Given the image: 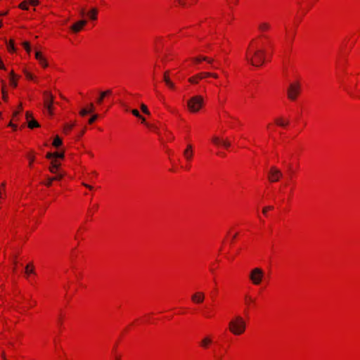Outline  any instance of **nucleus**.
I'll return each instance as SVG.
<instances>
[{
    "label": "nucleus",
    "mask_w": 360,
    "mask_h": 360,
    "mask_svg": "<svg viewBox=\"0 0 360 360\" xmlns=\"http://www.w3.org/2000/svg\"><path fill=\"white\" fill-rule=\"evenodd\" d=\"M265 51L256 49L253 51L248 50L246 60L252 65L259 67L264 63Z\"/></svg>",
    "instance_id": "1"
},
{
    "label": "nucleus",
    "mask_w": 360,
    "mask_h": 360,
    "mask_svg": "<svg viewBox=\"0 0 360 360\" xmlns=\"http://www.w3.org/2000/svg\"><path fill=\"white\" fill-rule=\"evenodd\" d=\"M230 331L235 335H240L243 333L246 328V323L244 319L240 316H236L229 323Z\"/></svg>",
    "instance_id": "2"
},
{
    "label": "nucleus",
    "mask_w": 360,
    "mask_h": 360,
    "mask_svg": "<svg viewBox=\"0 0 360 360\" xmlns=\"http://www.w3.org/2000/svg\"><path fill=\"white\" fill-rule=\"evenodd\" d=\"M187 105L191 112H197L203 105V98L201 96H193L187 101Z\"/></svg>",
    "instance_id": "3"
},
{
    "label": "nucleus",
    "mask_w": 360,
    "mask_h": 360,
    "mask_svg": "<svg viewBox=\"0 0 360 360\" xmlns=\"http://www.w3.org/2000/svg\"><path fill=\"white\" fill-rule=\"evenodd\" d=\"M264 271L260 268H255L250 273V279L254 285H258L264 278Z\"/></svg>",
    "instance_id": "4"
},
{
    "label": "nucleus",
    "mask_w": 360,
    "mask_h": 360,
    "mask_svg": "<svg viewBox=\"0 0 360 360\" xmlns=\"http://www.w3.org/2000/svg\"><path fill=\"white\" fill-rule=\"evenodd\" d=\"M300 92V84L299 82H294L290 84L288 90V98L291 101L296 100L297 96Z\"/></svg>",
    "instance_id": "5"
},
{
    "label": "nucleus",
    "mask_w": 360,
    "mask_h": 360,
    "mask_svg": "<svg viewBox=\"0 0 360 360\" xmlns=\"http://www.w3.org/2000/svg\"><path fill=\"white\" fill-rule=\"evenodd\" d=\"M283 176L282 172L276 167H271L269 172V180L271 182L278 181Z\"/></svg>",
    "instance_id": "6"
},
{
    "label": "nucleus",
    "mask_w": 360,
    "mask_h": 360,
    "mask_svg": "<svg viewBox=\"0 0 360 360\" xmlns=\"http://www.w3.org/2000/svg\"><path fill=\"white\" fill-rule=\"evenodd\" d=\"M44 95V107L47 109L49 113L53 115V96L49 91H45Z\"/></svg>",
    "instance_id": "7"
},
{
    "label": "nucleus",
    "mask_w": 360,
    "mask_h": 360,
    "mask_svg": "<svg viewBox=\"0 0 360 360\" xmlns=\"http://www.w3.org/2000/svg\"><path fill=\"white\" fill-rule=\"evenodd\" d=\"M205 295L202 292H196L191 296V300L195 304H200L203 302Z\"/></svg>",
    "instance_id": "8"
},
{
    "label": "nucleus",
    "mask_w": 360,
    "mask_h": 360,
    "mask_svg": "<svg viewBox=\"0 0 360 360\" xmlns=\"http://www.w3.org/2000/svg\"><path fill=\"white\" fill-rule=\"evenodd\" d=\"M213 143L217 146H222L226 148H228L231 146V142L227 140H221L218 136H213L212 139Z\"/></svg>",
    "instance_id": "9"
},
{
    "label": "nucleus",
    "mask_w": 360,
    "mask_h": 360,
    "mask_svg": "<svg viewBox=\"0 0 360 360\" xmlns=\"http://www.w3.org/2000/svg\"><path fill=\"white\" fill-rule=\"evenodd\" d=\"M86 22H87L85 20L78 21L77 22L72 25L71 30L74 32H78L82 29V27L86 24Z\"/></svg>",
    "instance_id": "10"
},
{
    "label": "nucleus",
    "mask_w": 360,
    "mask_h": 360,
    "mask_svg": "<svg viewBox=\"0 0 360 360\" xmlns=\"http://www.w3.org/2000/svg\"><path fill=\"white\" fill-rule=\"evenodd\" d=\"M35 58L37 60H39V63L44 67L46 68L48 66V63L46 59L43 57L42 54L39 51L35 52Z\"/></svg>",
    "instance_id": "11"
},
{
    "label": "nucleus",
    "mask_w": 360,
    "mask_h": 360,
    "mask_svg": "<svg viewBox=\"0 0 360 360\" xmlns=\"http://www.w3.org/2000/svg\"><path fill=\"white\" fill-rule=\"evenodd\" d=\"M207 77L217 78L218 75L216 73H212V72H200L196 75V78H200V79H204Z\"/></svg>",
    "instance_id": "12"
},
{
    "label": "nucleus",
    "mask_w": 360,
    "mask_h": 360,
    "mask_svg": "<svg viewBox=\"0 0 360 360\" xmlns=\"http://www.w3.org/2000/svg\"><path fill=\"white\" fill-rule=\"evenodd\" d=\"M112 94V91L110 89H108L104 91H101L100 93L99 97L97 98L96 102L98 104H101L103 99L107 96Z\"/></svg>",
    "instance_id": "13"
},
{
    "label": "nucleus",
    "mask_w": 360,
    "mask_h": 360,
    "mask_svg": "<svg viewBox=\"0 0 360 360\" xmlns=\"http://www.w3.org/2000/svg\"><path fill=\"white\" fill-rule=\"evenodd\" d=\"M184 156L190 161L193 157V148L191 145H188L187 148L184 151Z\"/></svg>",
    "instance_id": "14"
},
{
    "label": "nucleus",
    "mask_w": 360,
    "mask_h": 360,
    "mask_svg": "<svg viewBox=\"0 0 360 360\" xmlns=\"http://www.w3.org/2000/svg\"><path fill=\"white\" fill-rule=\"evenodd\" d=\"M60 164L56 160H52L51 162V166L49 167V170L51 173H56V170L58 169Z\"/></svg>",
    "instance_id": "15"
},
{
    "label": "nucleus",
    "mask_w": 360,
    "mask_h": 360,
    "mask_svg": "<svg viewBox=\"0 0 360 360\" xmlns=\"http://www.w3.org/2000/svg\"><path fill=\"white\" fill-rule=\"evenodd\" d=\"M193 60L194 62H195L197 63H198L202 60L207 61L210 64H212L213 63V59L208 58L207 57H196V58H194Z\"/></svg>",
    "instance_id": "16"
},
{
    "label": "nucleus",
    "mask_w": 360,
    "mask_h": 360,
    "mask_svg": "<svg viewBox=\"0 0 360 360\" xmlns=\"http://www.w3.org/2000/svg\"><path fill=\"white\" fill-rule=\"evenodd\" d=\"M270 28V25L267 22H261L259 26L258 29L261 32H264Z\"/></svg>",
    "instance_id": "17"
},
{
    "label": "nucleus",
    "mask_w": 360,
    "mask_h": 360,
    "mask_svg": "<svg viewBox=\"0 0 360 360\" xmlns=\"http://www.w3.org/2000/svg\"><path fill=\"white\" fill-rule=\"evenodd\" d=\"M97 13H98V10L96 8H94L89 11V13H88V15L89 16V18L91 20H96V18H97Z\"/></svg>",
    "instance_id": "18"
},
{
    "label": "nucleus",
    "mask_w": 360,
    "mask_h": 360,
    "mask_svg": "<svg viewBox=\"0 0 360 360\" xmlns=\"http://www.w3.org/2000/svg\"><path fill=\"white\" fill-rule=\"evenodd\" d=\"M276 123L281 127H285L288 124V121H284L283 118L279 117L275 120Z\"/></svg>",
    "instance_id": "19"
},
{
    "label": "nucleus",
    "mask_w": 360,
    "mask_h": 360,
    "mask_svg": "<svg viewBox=\"0 0 360 360\" xmlns=\"http://www.w3.org/2000/svg\"><path fill=\"white\" fill-rule=\"evenodd\" d=\"M28 123V127L30 128V129H33L34 127H39V123L34 119H31L30 120H29L27 122Z\"/></svg>",
    "instance_id": "20"
},
{
    "label": "nucleus",
    "mask_w": 360,
    "mask_h": 360,
    "mask_svg": "<svg viewBox=\"0 0 360 360\" xmlns=\"http://www.w3.org/2000/svg\"><path fill=\"white\" fill-rule=\"evenodd\" d=\"M62 145V140L58 136H56L53 141V146L54 147H59L60 146Z\"/></svg>",
    "instance_id": "21"
},
{
    "label": "nucleus",
    "mask_w": 360,
    "mask_h": 360,
    "mask_svg": "<svg viewBox=\"0 0 360 360\" xmlns=\"http://www.w3.org/2000/svg\"><path fill=\"white\" fill-rule=\"evenodd\" d=\"M212 340L210 338L206 337L203 338L201 341V346L203 347H207V345L211 343Z\"/></svg>",
    "instance_id": "22"
},
{
    "label": "nucleus",
    "mask_w": 360,
    "mask_h": 360,
    "mask_svg": "<svg viewBox=\"0 0 360 360\" xmlns=\"http://www.w3.org/2000/svg\"><path fill=\"white\" fill-rule=\"evenodd\" d=\"M34 271L33 265L32 264H27L25 266V274L28 275L30 274H34Z\"/></svg>",
    "instance_id": "23"
},
{
    "label": "nucleus",
    "mask_w": 360,
    "mask_h": 360,
    "mask_svg": "<svg viewBox=\"0 0 360 360\" xmlns=\"http://www.w3.org/2000/svg\"><path fill=\"white\" fill-rule=\"evenodd\" d=\"M14 77H15V75L13 73V72H11V77H10V83L12 86H13L14 87L17 86V82L14 79Z\"/></svg>",
    "instance_id": "24"
},
{
    "label": "nucleus",
    "mask_w": 360,
    "mask_h": 360,
    "mask_svg": "<svg viewBox=\"0 0 360 360\" xmlns=\"http://www.w3.org/2000/svg\"><path fill=\"white\" fill-rule=\"evenodd\" d=\"M141 110H142V112H143V113H145V114H146V115H150V112H149V110H148V108H147V106H146L145 104L142 103V104L141 105Z\"/></svg>",
    "instance_id": "25"
},
{
    "label": "nucleus",
    "mask_w": 360,
    "mask_h": 360,
    "mask_svg": "<svg viewBox=\"0 0 360 360\" xmlns=\"http://www.w3.org/2000/svg\"><path fill=\"white\" fill-rule=\"evenodd\" d=\"M200 79V78H196V75H194L192 77H190L188 81L192 84H197L198 82V80Z\"/></svg>",
    "instance_id": "26"
},
{
    "label": "nucleus",
    "mask_w": 360,
    "mask_h": 360,
    "mask_svg": "<svg viewBox=\"0 0 360 360\" xmlns=\"http://www.w3.org/2000/svg\"><path fill=\"white\" fill-rule=\"evenodd\" d=\"M79 114L82 116H85L87 114H89V110L87 108H84L81 109Z\"/></svg>",
    "instance_id": "27"
},
{
    "label": "nucleus",
    "mask_w": 360,
    "mask_h": 360,
    "mask_svg": "<svg viewBox=\"0 0 360 360\" xmlns=\"http://www.w3.org/2000/svg\"><path fill=\"white\" fill-rule=\"evenodd\" d=\"M98 117V115L97 114L92 115L89 120V124H93L97 120Z\"/></svg>",
    "instance_id": "28"
},
{
    "label": "nucleus",
    "mask_w": 360,
    "mask_h": 360,
    "mask_svg": "<svg viewBox=\"0 0 360 360\" xmlns=\"http://www.w3.org/2000/svg\"><path fill=\"white\" fill-rule=\"evenodd\" d=\"M22 45H23V47L25 48V49L27 51V52H30L31 51V47L30 46V44L27 42V41H25L22 43Z\"/></svg>",
    "instance_id": "29"
},
{
    "label": "nucleus",
    "mask_w": 360,
    "mask_h": 360,
    "mask_svg": "<svg viewBox=\"0 0 360 360\" xmlns=\"http://www.w3.org/2000/svg\"><path fill=\"white\" fill-rule=\"evenodd\" d=\"M27 4H28L27 1H24L22 3H21L20 4L19 6L22 9L27 10Z\"/></svg>",
    "instance_id": "30"
},
{
    "label": "nucleus",
    "mask_w": 360,
    "mask_h": 360,
    "mask_svg": "<svg viewBox=\"0 0 360 360\" xmlns=\"http://www.w3.org/2000/svg\"><path fill=\"white\" fill-rule=\"evenodd\" d=\"M64 158V153H54V159L56 158Z\"/></svg>",
    "instance_id": "31"
},
{
    "label": "nucleus",
    "mask_w": 360,
    "mask_h": 360,
    "mask_svg": "<svg viewBox=\"0 0 360 360\" xmlns=\"http://www.w3.org/2000/svg\"><path fill=\"white\" fill-rule=\"evenodd\" d=\"M131 113L136 117H141V114L136 109H134L131 110Z\"/></svg>",
    "instance_id": "32"
},
{
    "label": "nucleus",
    "mask_w": 360,
    "mask_h": 360,
    "mask_svg": "<svg viewBox=\"0 0 360 360\" xmlns=\"http://www.w3.org/2000/svg\"><path fill=\"white\" fill-rule=\"evenodd\" d=\"M73 127H74V124H66L65 126V127H64L65 132H67L68 131L71 130Z\"/></svg>",
    "instance_id": "33"
},
{
    "label": "nucleus",
    "mask_w": 360,
    "mask_h": 360,
    "mask_svg": "<svg viewBox=\"0 0 360 360\" xmlns=\"http://www.w3.org/2000/svg\"><path fill=\"white\" fill-rule=\"evenodd\" d=\"M27 2H28V4H30L32 6H36L39 4L38 0H28Z\"/></svg>",
    "instance_id": "34"
},
{
    "label": "nucleus",
    "mask_w": 360,
    "mask_h": 360,
    "mask_svg": "<svg viewBox=\"0 0 360 360\" xmlns=\"http://www.w3.org/2000/svg\"><path fill=\"white\" fill-rule=\"evenodd\" d=\"M164 81L165 83H168V82L170 81L168 76V72H165L164 74Z\"/></svg>",
    "instance_id": "35"
},
{
    "label": "nucleus",
    "mask_w": 360,
    "mask_h": 360,
    "mask_svg": "<svg viewBox=\"0 0 360 360\" xmlns=\"http://www.w3.org/2000/svg\"><path fill=\"white\" fill-rule=\"evenodd\" d=\"M273 209V207L272 206H268V207H265L263 210H262V212L263 214H266V212H268V210H272Z\"/></svg>",
    "instance_id": "36"
},
{
    "label": "nucleus",
    "mask_w": 360,
    "mask_h": 360,
    "mask_svg": "<svg viewBox=\"0 0 360 360\" xmlns=\"http://www.w3.org/2000/svg\"><path fill=\"white\" fill-rule=\"evenodd\" d=\"M89 110V113H92L94 111V103H91L89 104V108L88 109Z\"/></svg>",
    "instance_id": "37"
},
{
    "label": "nucleus",
    "mask_w": 360,
    "mask_h": 360,
    "mask_svg": "<svg viewBox=\"0 0 360 360\" xmlns=\"http://www.w3.org/2000/svg\"><path fill=\"white\" fill-rule=\"evenodd\" d=\"M46 158L53 160V159H54V153H48L46 154Z\"/></svg>",
    "instance_id": "38"
},
{
    "label": "nucleus",
    "mask_w": 360,
    "mask_h": 360,
    "mask_svg": "<svg viewBox=\"0 0 360 360\" xmlns=\"http://www.w3.org/2000/svg\"><path fill=\"white\" fill-rule=\"evenodd\" d=\"M32 115L31 112H26V119H27V122L29 120H30L31 119H32Z\"/></svg>",
    "instance_id": "39"
},
{
    "label": "nucleus",
    "mask_w": 360,
    "mask_h": 360,
    "mask_svg": "<svg viewBox=\"0 0 360 360\" xmlns=\"http://www.w3.org/2000/svg\"><path fill=\"white\" fill-rule=\"evenodd\" d=\"M63 175L60 174H58L57 176H54V177H52V179H53V181L55 180H60L63 178Z\"/></svg>",
    "instance_id": "40"
},
{
    "label": "nucleus",
    "mask_w": 360,
    "mask_h": 360,
    "mask_svg": "<svg viewBox=\"0 0 360 360\" xmlns=\"http://www.w3.org/2000/svg\"><path fill=\"white\" fill-rule=\"evenodd\" d=\"M8 49L10 51H13L15 50L13 44L11 42L8 45Z\"/></svg>",
    "instance_id": "41"
},
{
    "label": "nucleus",
    "mask_w": 360,
    "mask_h": 360,
    "mask_svg": "<svg viewBox=\"0 0 360 360\" xmlns=\"http://www.w3.org/2000/svg\"><path fill=\"white\" fill-rule=\"evenodd\" d=\"M25 76L27 79H33V76L32 75V74H30V72H25Z\"/></svg>",
    "instance_id": "42"
},
{
    "label": "nucleus",
    "mask_w": 360,
    "mask_h": 360,
    "mask_svg": "<svg viewBox=\"0 0 360 360\" xmlns=\"http://www.w3.org/2000/svg\"><path fill=\"white\" fill-rule=\"evenodd\" d=\"M53 181V179H52V178H49V179H48V181L46 183V185L47 186H50L51 185V184H52Z\"/></svg>",
    "instance_id": "43"
},
{
    "label": "nucleus",
    "mask_w": 360,
    "mask_h": 360,
    "mask_svg": "<svg viewBox=\"0 0 360 360\" xmlns=\"http://www.w3.org/2000/svg\"><path fill=\"white\" fill-rule=\"evenodd\" d=\"M166 84L171 89L174 88V84L170 81L168 82V83H166Z\"/></svg>",
    "instance_id": "44"
},
{
    "label": "nucleus",
    "mask_w": 360,
    "mask_h": 360,
    "mask_svg": "<svg viewBox=\"0 0 360 360\" xmlns=\"http://www.w3.org/2000/svg\"><path fill=\"white\" fill-rule=\"evenodd\" d=\"M82 185H83L84 186H85L86 188H87L90 189V190L93 188V187H92L91 186L88 185V184H85V183H82Z\"/></svg>",
    "instance_id": "45"
},
{
    "label": "nucleus",
    "mask_w": 360,
    "mask_h": 360,
    "mask_svg": "<svg viewBox=\"0 0 360 360\" xmlns=\"http://www.w3.org/2000/svg\"><path fill=\"white\" fill-rule=\"evenodd\" d=\"M29 159H30V166H31L32 163L33 162L34 158V157H29Z\"/></svg>",
    "instance_id": "46"
},
{
    "label": "nucleus",
    "mask_w": 360,
    "mask_h": 360,
    "mask_svg": "<svg viewBox=\"0 0 360 360\" xmlns=\"http://www.w3.org/2000/svg\"><path fill=\"white\" fill-rule=\"evenodd\" d=\"M122 105L125 108L126 110H129V108L128 106L127 105V104L124 103H121Z\"/></svg>",
    "instance_id": "47"
},
{
    "label": "nucleus",
    "mask_w": 360,
    "mask_h": 360,
    "mask_svg": "<svg viewBox=\"0 0 360 360\" xmlns=\"http://www.w3.org/2000/svg\"><path fill=\"white\" fill-rule=\"evenodd\" d=\"M3 98L4 100L6 101L7 100V96L6 95L4 91L3 90Z\"/></svg>",
    "instance_id": "48"
},
{
    "label": "nucleus",
    "mask_w": 360,
    "mask_h": 360,
    "mask_svg": "<svg viewBox=\"0 0 360 360\" xmlns=\"http://www.w3.org/2000/svg\"><path fill=\"white\" fill-rule=\"evenodd\" d=\"M139 118L141 120L142 123H145L146 120H145V118L143 116H141V117H139Z\"/></svg>",
    "instance_id": "49"
},
{
    "label": "nucleus",
    "mask_w": 360,
    "mask_h": 360,
    "mask_svg": "<svg viewBox=\"0 0 360 360\" xmlns=\"http://www.w3.org/2000/svg\"><path fill=\"white\" fill-rule=\"evenodd\" d=\"M1 356L3 358L4 360H7L6 357V355H5V353L4 352H2L1 354Z\"/></svg>",
    "instance_id": "50"
},
{
    "label": "nucleus",
    "mask_w": 360,
    "mask_h": 360,
    "mask_svg": "<svg viewBox=\"0 0 360 360\" xmlns=\"http://www.w3.org/2000/svg\"><path fill=\"white\" fill-rule=\"evenodd\" d=\"M80 13L82 15H84L85 14V10L84 8L81 9Z\"/></svg>",
    "instance_id": "51"
},
{
    "label": "nucleus",
    "mask_w": 360,
    "mask_h": 360,
    "mask_svg": "<svg viewBox=\"0 0 360 360\" xmlns=\"http://www.w3.org/2000/svg\"><path fill=\"white\" fill-rule=\"evenodd\" d=\"M179 1V3L181 5H184V3L183 1V0H178Z\"/></svg>",
    "instance_id": "52"
},
{
    "label": "nucleus",
    "mask_w": 360,
    "mask_h": 360,
    "mask_svg": "<svg viewBox=\"0 0 360 360\" xmlns=\"http://www.w3.org/2000/svg\"><path fill=\"white\" fill-rule=\"evenodd\" d=\"M236 234H235V235L233 236V238H232V240H233L236 238Z\"/></svg>",
    "instance_id": "53"
},
{
    "label": "nucleus",
    "mask_w": 360,
    "mask_h": 360,
    "mask_svg": "<svg viewBox=\"0 0 360 360\" xmlns=\"http://www.w3.org/2000/svg\"><path fill=\"white\" fill-rule=\"evenodd\" d=\"M246 298H247L248 300H252L251 297H246Z\"/></svg>",
    "instance_id": "54"
},
{
    "label": "nucleus",
    "mask_w": 360,
    "mask_h": 360,
    "mask_svg": "<svg viewBox=\"0 0 360 360\" xmlns=\"http://www.w3.org/2000/svg\"><path fill=\"white\" fill-rule=\"evenodd\" d=\"M19 113V112H15L14 115H17Z\"/></svg>",
    "instance_id": "55"
},
{
    "label": "nucleus",
    "mask_w": 360,
    "mask_h": 360,
    "mask_svg": "<svg viewBox=\"0 0 360 360\" xmlns=\"http://www.w3.org/2000/svg\"><path fill=\"white\" fill-rule=\"evenodd\" d=\"M10 125L14 127L12 123H10ZM15 127H16V126H15Z\"/></svg>",
    "instance_id": "56"
},
{
    "label": "nucleus",
    "mask_w": 360,
    "mask_h": 360,
    "mask_svg": "<svg viewBox=\"0 0 360 360\" xmlns=\"http://www.w3.org/2000/svg\"><path fill=\"white\" fill-rule=\"evenodd\" d=\"M21 109H22V105H21V104H20V110H21Z\"/></svg>",
    "instance_id": "57"
},
{
    "label": "nucleus",
    "mask_w": 360,
    "mask_h": 360,
    "mask_svg": "<svg viewBox=\"0 0 360 360\" xmlns=\"http://www.w3.org/2000/svg\"><path fill=\"white\" fill-rule=\"evenodd\" d=\"M116 360H120V358L119 357H116Z\"/></svg>",
    "instance_id": "58"
},
{
    "label": "nucleus",
    "mask_w": 360,
    "mask_h": 360,
    "mask_svg": "<svg viewBox=\"0 0 360 360\" xmlns=\"http://www.w3.org/2000/svg\"><path fill=\"white\" fill-rule=\"evenodd\" d=\"M1 27V22H0V27Z\"/></svg>",
    "instance_id": "59"
}]
</instances>
